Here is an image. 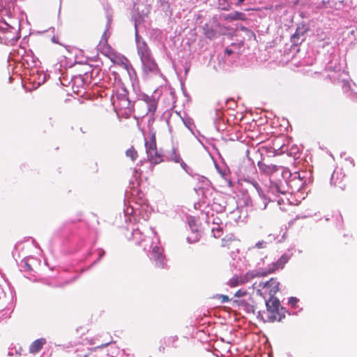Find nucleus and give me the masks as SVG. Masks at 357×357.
Instances as JSON below:
<instances>
[{"mask_svg": "<svg viewBox=\"0 0 357 357\" xmlns=\"http://www.w3.org/2000/svg\"><path fill=\"white\" fill-rule=\"evenodd\" d=\"M138 54L142 63V68L147 75H157L159 68L157 63L151 56V52L146 43H142L138 45Z\"/></svg>", "mask_w": 357, "mask_h": 357, "instance_id": "f257e3e1", "label": "nucleus"}, {"mask_svg": "<svg viewBox=\"0 0 357 357\" xmlns=\"http://www.w3.org/2000/svg\"><path fill=\"white\" fill-rule=\"evenodd\" d=\"M267 319L268 322L282 321L287 312L282 307L280 301L276 297L269 298L266 301Z\"/></svg>", "mask_w": 357, "mask_h": 357, "instance_id": "f03ea898", "label": "nucleus"}, {"mask_svg": "<svg viewBox=\"0 0 357 357\" xmlns=\"http://www.w3.org/2000/svg\"><path fill=\"white\" fill-rule=\"evenodd\" d=\"M280 282L276 278H271L269 280L254 283V287L257 289V294H268L270 298L275 297V294L279 291Z\"/></svg>", "mask_w": 357, "mask_h": 357, "instance_id": "7ed1b4c3", "label": "nucleus"}, {"mask_svg": "<svg viewBox=\"0 0 357 357\" xmlns=\"http://www.w3.org/2000/svg\"><path fill=\"white\" fill-rule=\"evenodd\" d=\"M289 259V255L284 254L276 262H273L268 266L266 269H261L256 271L255 274H252V278L256 277H265L269 274L274 273L275 271L282 269Z\"/></svg>", "mask_w": 357, "mask_h": 357, "instance_id": "20e7f679", "label": "nucleus"}, {"mask_svg": "<svg viewBox=\"0 0 357 357\" xmlns=\"http://www.w3.org/2000/svg\"><path fill=\"white\" fill-rule=\"evenodd\" d=\"M256 271L248 273L245 276L234 275L227 282V284L231 287H235L240 284H245L248 281L249 278H253L252 274H255Z\"/></svg>", "mask_w": 357, "mask_h": 357, "instance_id": "39448f33", "label": "nucleus"}, {"mask_svg": "<svg viewBox=\"0 0 357 357\" xmlns=\"http://www.w3.org/2000/svg\"><path fill=\"white\" fill-rule=\"evenodd\" d=\"M237 241L234 234H227L221 239L220 246L225 250H230L236 245Z\"/></svg>", "mask_w": 357, "mask_h": 357, "instance_id": "423d86ee", "label": "nucleus"}, {"mask_svg": "<svg viewBox=\"0 0 357 357\" xmlns=\"http://www.w3.org/2000/svg\"><path fill=\"white\" fill-rule=\"evenodd\" d=\"M152 256L155 261V266L158 268H165V255H163L160 251L159 248L154 247L152 250Z\"/></svg>", "mask_w": 357, "mask_h": 357, "instance_id": "0eeeda50", "label": "nucleus"}, {"mask_svg": "<svg viewBox=\"0 0 357 357\" xmlns=\"http://www.w3.org/2000/svg\"><path fill=\"white\" fill-rule=\"evenodd\" d=\"M148 160L153 164L158 165L163 161L162 154L158 150H153L146 153Z\"/></svg>", "mask_w": 357, "mask_h": 357, "instance_id": "6e6552de", "label": "nucleus"}, {"mask_svg": "<svg viewBox=\"0 0 357 357\" xmlns=\"http://www.w3.org/2000/svg\"><path fill=\"white\" fill-rule=\"evenodd\" d=\"M222 18L229 22L235 20L245 21L247 20L245 14L240 11H234L231 13L225 14L222 15Z\"/></svg>", "mask_w": 357, "mask_h": 357, "instance_id": "1a4fd4ad", "label": "nucleus"}, {"mask_svg": "<svg viewBox=\"0 0 357 357\" xmlns=\"http://www.w3.org/2000/svg\"><path fill=\"white\" fill-rule=\"evenodd\" d=\"M144 145H145L146 153L148 151L158 149L155 132L151 131L150 135H149V140L145 139Z\"/></svg>", "mask_w": 357, "mask_h": 357, "instance_id": "9d476101", "label": "nucleus"}, {"mask_svg": "<svg viewBox=\"0 0 357 357\" xmlns=\"http://www.w3.org/2000/svg\"><path fill=\"white\" fill-rule=\"evenodd\" d=\"M306 33V30L303 27H298L296 30V32L292 35L291 38V41L296 45H298L302 43L303 39L301 40V37L303 36Z\"/></svg>", "mask_w": 357, "mask_h": 357, "instance_id": "9b49d317", "label": "nucleus"}, {"mask_svg": "<svg viewBox=\"0 0 357 357\" xmlns=\"http://www.w3.org/2000/svg\"><path fill=\"white\" fill-rule=\"evenodd\" d=\"M45 342V340L43 338L35 340L29 347V352L31 354L38 353L43 348Z\"/></svg>", "mask_w": 357, "mask_h": 357, "instance_id": "f8f14e48", "label": "nucleus"}, {"mask_svg": "<svg viewBox=\"0 0 357 357\" xmlns=\"http://www.w3.org/2000/svg\"><path fill=\"white\" fill-rule=\"evenodd\" d=\"M127 157L130 158L132 161H135L138 158V153L134 146H131L126 151Z\"/></svg>", "mask_w": 357, "mask_h": 357, "instance_id": "ddd939ff", "label": "nucleus"}, {"mask_svg": "<svg viewBox=\"0 0 357 357\" xmlns=\"http://www.w3.org/2000/svg\"><path fill=\"white\" fill-rule=\"evenodd\" d=\"M178 338L176 335L170 336L165 341V344L168 347H176V342Z\"/></svg>", "mask_w": 357, "mask_h": 357, "instance_id": "4468645a", "label": "nucleus"}, {"mask_svg": "<svg viewBox=\"0 0 357 357\" xmlns=\"http://www.w3.org/2000/svg\"><path fill=\"white\" fill-rule=\"evenodd\" d=\"M218 299L220 300V301L222 303H226V302H228L229 301V297L227 296H226V295L220 294V295L218 296Z\"/></svg>", "mask_w": 357, "mask_h": 357, "instance_id": "2eb2a0df", "label": "nucleus"}, {"mask_svg": "<svg viewBox=\"0 0 357 357\" xmlns=\"http://www.w3.org/2000/svg\"><path fill=\"white\" fill-rule=\"evenodd\" d=\"M246 294L247 292L245 291H242L241 289H239L235 293V296L241 297L246 295Z\"/></svg>", "mask_w": 357, "mask_h": 357, "instance_id": "dca6fc26", "label": "nucleus"}, {"mask_svg": "<svg viewBox=\"0 0 357 357\" xmlns=\"http://www.w3.org/2000/svg\"><path fill=\"white\" fill-rule=\"evenodd\" d=\"M298 302V299L295 297H291L289 299V303L293 306L296 305Z\"/></svg>", "mask_w": 357, "mask_h": 357, "instance_id": "f3484780", "label": "nucleus"}, {"mask_svg": "<svg viewBox=\"0 0 357 357\" xmlns=\"http://www.w3.org/2000/svg\"><path fill=\"white\" fill-rule=\"evenodd\" d=\"M265 242L264 241H259L258 242L257 244H256V247L258 248H263L265 247Z\"/></svg>", "mask_w": 357, "mask_h": 357, "instance_id": "a211bd4d", "label": "nucleus"}, {"mask_svg": "<svg viewBox=\"0 0 357 357\" xmlns=\"http://www.w3.org/2000/svg\"><path fill=\"white\" fill-rule=\"evenodd\" d=\"M225 52L228 54V55H231L234 53V51L232 50H230V49H226L225 50Z\"/></svg>", "mask_w": 357, "mask_h": 357, "instance_id": "6ab92c4d", "label": "nucleus"}, {"mask_svg": "<svg viewBox=\"0 0 357 357\" xmlns=\"http://www.w3.org/2000/svg\"><path fill=\"white\" fill-rule=\"evenodd\" d=\"M241 302V301L234 300V301H233V304L234 305H239Z\"/></svg>", "mask_w": 357, "mask_h": 357, "instance_id": "aec40b11", "label": "nucleus"}, {"mask_svg": "<svg viewBox=\"0 0 357 357\" xmlns=\"http://www.w3.org/2000/svg\"><path fill=\"white\" fill-rule=\"evenodd\" d=\"M160 351L164 352L165 350V347L163 346L160 347L159 348Z\"/></svg>", "mask_w": 357, "mask_h": 357, "instance_id": "412c9836", "label": "nucleus"}, {"mask_svg": "<svg viewBox=\"0 0 357 357\" xmlns=\"http://www.w3.org/2000/svg\"><path fill=\"white\" fill-rule=\"evenodd\" d=\"M245 0H238V3L236 4L237 6H240Z\"/></svg>", "mask_w": 357, "mask_h": 357, "instance_id": "4be33fe9", "label": "nucleus"}, {"mask_svg": "<svg viewBox=\"0 0 357 357\" xmlns=\"http://www.w3.org/2000/svg\"><path fill=\"white\" fill-rule=\"evenodd\" d=\"M241 29H242V30H243V31H245V30H246L247 29H246L245 27L243 26V27L241 28Z\"/></svg>", "mask_w": 357, "mask_h": 357, "instance_id": "5701e85b", "label": "nucleus"}, {"mask_svg": "<svg viewBox=\"0 0 357 357\" xmlns=\"http://www.w3.org/2000/svg\"><path fill=\"white\" fill-rule=\"evenodd\" d=\"M125 102L126 103V105H128V100H125Z\"/></svg>", "mask_w": 357, "mask_h": 357, "instance_id": "b1692460", "label": "nucleus"}, {"mask_svg": "<svg viewBox=\"0 0 357 357\" xmlns=\"http://www.w3.org/2000/svg\"><path fill=\"white\" fill-rule=\"evenodd\" d=\"M222 9H223V10H227V8H225V7H223V8H222Z\"/></svg>", "mask_w": 357, "mask_h": 357, "instance_id": "393cba45", "label": "nucleus"}]
</instances>
